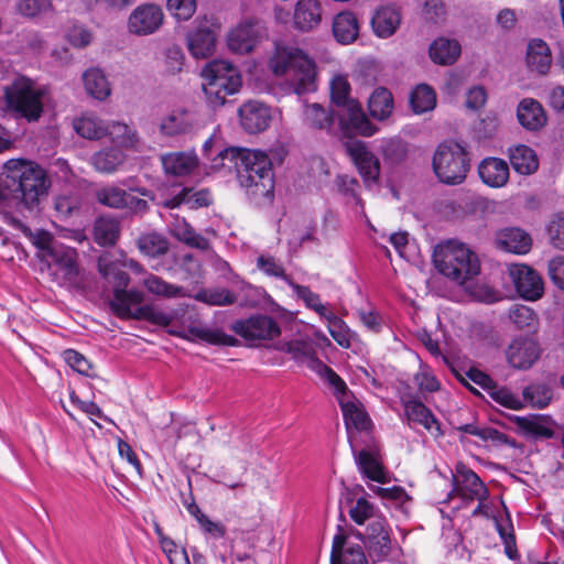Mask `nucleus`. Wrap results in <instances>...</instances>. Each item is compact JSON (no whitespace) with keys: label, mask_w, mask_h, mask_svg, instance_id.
Returning a JSON list of instances; mask_svg holds the SVG:
<instances>
[{"label":"nucleus","mask_w":564,"mask_h":564,"mask_svg":"<svg viewBox=\"0 0 564 564\" xmlns=\"http://www.w3.org/2000/svg\"><path fill=\"white\" fill-rule=\"evenodd\" d=\"M51 180L39 164L12 159L3 164L0 175V206L33 213L47 197Z\"/></svg>","instance_id":"f257e3e1"},{"label":"nucleus","mask_w":564,"mask_h":564,"mask_svg":"<svg viewBox=\"0 0 564 564\" xmlns=\"http://www.w3.org/2000/svg\"><path fill=\"white\" fill-rule=\"evenodd\" d=\"M217 160L220 162L214 164L215 170L235 167L240 186L252 199L260 203L262 199L272 198L274 191L272 163L264 152L230 147L220 150Z\"/></svg>","instance_id":"f03ea898"},{"label":"nucleus","mask_w":564,"mask_h":564,"mask_svg":"<svg viewBox=\"0 0 564 564\" xmlns=\"http://www.w3.org/2000/svg\"><path fill=\"white\" fill-rule=\"evenodd\" d=\"M269 67L275 76H285L297 95L316 89L315 62L297 47L276 45Z\"/></svg>","instance_id":"7ed1b4c3"},{"label":"nucleus","mask_w":564,"mask_h":564,"mask_svg":"<svg viewBox=\"0 0 564 564\" xmlns=\"http://www.w3.org/2000/svg\"><path fill=\"white\" fill-rule=\"evenodd\" d=\"M433 262L440 273L458 284H464L480 272L477 254L465 243L454 240L434 248Z\"/></svg>","instance_id":"20e7f679"},{"label":"nucleus","mask_w":564,"mask_h":564,"mask_svg":"<svg viewBox=\"0 0 564 564\" xmlns=\"http://www.w3.org/2000/svg\"><path fill=\"white\" fill-rule=\"evenodd\" d=\"M132 259L126 258L123 254H116L112 252H105L99 256L97 261L98 272L104 280L113 286V296L109 301V306L116 315L119 311L121 314L124 312L123 306L127 303L142 304L145 295L142 291L137 289L127 290L130 278L123 271L129 268V262Z\"/></svg>","instance_id":"39448f33"},{"label":"nucleus","mask_w":564,"mask_h":564,"mask_svg":"<svg viewBox=\"0 0 564 564\" xmlns=\"http://www.w3.org/2000/svg\"><path fill=\"white\" fill-rule=\"evenodd\" d=\"M203 90L208 104L214 107L225 105L228 96L237 94L242 86L239 69L225 59H215L208 63L203 72Z\"/></svg>","instance_id":"423d86ee"},{"label":"nucleus","mask_w":564,"mask_h":564,"mask_svg":"<svg viewBox=\"0 0 564 564\" xmlns=\"http://www.w3.org/2000/svg\"><path fill=\"white\" fill-rule=\"evenodd\" d=\"M350 86L347 77L336 75L330 82V96L333 102L339 107L337 113L344 128H351L364 137L377 133L378 128L368 119L360 104L349 97Z\"/></svg>","instance_id":"0eeeda50"},{"label":"nucleus","mask_w":564,"mask_h":564,"mask_svg":"<svg viewBox=\"0 0 564 564\" xmlns=\"http://www.w3.org/2000/svg\"><path fill=\"white\" fill-rule=\"evenodd\" d=\"M432 165L436 177L446 185L463 183L470 169L465 148L454 141H445L436 148Z\"/></svg>","instance_id":"6e6552de"},{"label":"nucleus","mask_w":564,"mask_h":564,"mask_svg":"<svg viewBox=\"0 0 564 564\" xmlns=\"http://www.w3.org/2000/svg\"><path fill=\"white\" fill-rule=\"evenodd\" d=\"M335 399L343 412L344 423L351 449L356 448L358 436L365 434L370 440L372 421L367 413L364 403L355 397L351 390H334Z\"/></svg>","instance_id":"1a4fd4ad"},{"label":"nucleus","mask_w":564,"mask_h":564,"mask_svg":"<svg viewBox=\"0 0 564 564\" xmlns=\"http://www.w3.org/2000/svg\"><path fill=\"white\" fill-rule=\"evenodd\" d=\"M44 90L31 82L15 83L6 97L10 109L28 121H37L43 112Z\"/></svg>","instance_id":"9d476101"},{"label":"nucleus","mask_w":564,"mask_h":564,"mask_svg":"<svg viewBox=\"0 0 564 564\" xmlns=\"http://www.w3.org/2000/svg\"><path fill=\"white\" fill-rule=\"evenodd\" d=\"M218 25L206 17L197 18L187 33V50L194 58L203 59L216 51Z\"/></svg>","instance_id":"9b49d317"},{"label":"nucleus","mask_w":564,"mask_h":564,"mask_svg":"<svg viewBox=\"0 0 564 564\" xmlns=\"http://www.w3.org/2000/svg\"><path fill=\"white\" fill-rule=\"evenodd\" d=\"M76 260L75 249L61 245L57 249H52L44 262L54 281L61 285H73L77 283L79 273Z\"/></svg>","instance_id":"f8f14e48"},{"label":"nucleus","mask_w":564,"mask_h":564,"mask_svg":"<svg viewBox=\"0 0 564 564\" xmlns=\"http://www.w3.org/2000/svg\"><path fill=\"white\" fill-rule=\"evenodd\" d=\"M231 329L253 345L264 340H273L281 334L279 324L268 315H253L246 319L236 321Z\"/></svg>","instance_id":"ddd939ff"},{"label":"nucleus","mask_w":564,"mask_h":564,"mask_svg":"<svg viewBox=\"0 0 564 564\" xmlns=\"http://www.w3.org/2000/svg\"><path fill=\"white\" fill-rule=\"evenodd\" d=\"M345 150L364 183L367 186L377 184L380 176V162L367 144L359 140H348L345 142Z\"/></svg>","instance_id":"4468645a"},{"label":"nucleus","mask_w":564,"mask_h":564,"mask_svg":"<svg viewBox=\"0 0 564 564\" xmlns=\"http://www.w3.org/2000/svg\"><path fill=\"white\" fill-rule=\"evenodd\" d=\"M453 484L454 487L449 497L456 495L465 501L478 500L479 502H485L489 497V490L484 481L474 470L464 464L456 466V475L453 476Z\"/></svg>","instance_id":"2eb2a0df"},{"label":"nucleus","mask_w":564,"mask_h":564,"mask_svg":"<svg viewBox=\"0 0 564 564\" xmlns=\"http://www.w3.org/2000/svg\"><path fill=\"white\" fill-rule=\"evenodd\" d=\"M164 12L159 4L143 3L132 10L128 18L129 33L147 36L155 33L162 26Z\"/></svg>","instance_id":"dca6fc26"},{"label":"nucleus","mask_w":564,"mask_h":564,"mask_svg":"<svg viewBox=\"0 0 564 564\" xmlns=\"http://www.w3.org/2000/svg\"><path fill=\"white\" fill-rule=\"evenodd\" d=\"M265 35V28L261 22L246 21L229 32L227 37L228 47L236 53H249Z\"/></svg>","instance_id":"f3484780"},{"label":"nucleus","mask_w":564,"mask_h":564,"mask_svg":"<svg viewBox=\"0 0 564 564\" xmlns=\"http://www.w3.org/2000/svg\"><path fill=\"white\" fill-rule=\"evenodd\" d=\"M129 269L135 273L142 275L140 284L152 295L161 299H178L187 296L186 290L177 284L170 283L163 278L148 272L142 264L135 260H131Z\"/></svg>","instance_id":"a211bd4d"},{"label":"nucleus","mask_w":564,"mask_h":564,"mask_svg":"<svg viewBox=\"0 0 564 564\" xmlns=\"http://www.w3.org/2000/svg\"><path fill=\"white\" fill-rule=\"evenodd\" d=\"M509 274L519 294L527 300H538L543 293L540 275L525 264H511Z\"/></svg>","instance_id":"6ab92c4d"},{"label":"nucleus","mask_w":564,"mask_h":564,"mask_svg":"<svg viewBox=\"0 0 564 564\" xmlns=\"http://www.w3.org/2000/svg\"><path fill=\"white\" fill-rule=\"evenodd\" d=\"M241 127L248 133H259L269 128L272 113L271 109L259 101H247L238 109Z\"/></svg>","instance_id":"aec40b11"},{"label":"nucleus","mask_w":564,"mask_h":564,"mask_svg":"<svg viewBox=\"0 0 564 564\" xmlns=\"http://www.w3.org/2000/svg\"><path fill=\"white\" fill-rule=\"evenodd\" d=\"M404 413L409 424H419L423 426L434 437L443 436L441 423L433 415L431 410L423 402L413 399L401 398Z\"/></svg>","instance_id":"412c9836"},{"label":"nucleus","mask_w":564,"mask_h":564,"mask_svg":"<svg viewBox=\"0 0 564 564\" xmlns=\"http://www.w3.org/2000/svg\"><path fill=\"white\" fill-rule=\"evenodd\" d=\"M330 564H368V560L362 546L349 542L339 529L333 540Z\"/></svg>","instance_id":"4be33fe9"},{"label":"nucleus","mask_w":564,"mask_h":564,"mask_svg":"<svg viewBox=\"0 0 564 564\" xmlns=\"http://www.w3.org/2000/svg\"><path fill=\"white\" fill-rule=\"evenodd\" d=\"M540 349L538 344L530 338H517L507 349V359L513 368H530L539 358Z\"/></svg>","instance_id":"5701e85b"},{"label":"nucleus","mask_w":564,"mask_h":564,"mask_svg":"<svg viewBox=\"0 0 564 564\" xmlns=\"http://www.w3.org/2000/svg\"><path fill=\"white\" fill-rule=\"evenodd\" d=\"M495 245L507 252L525 254L532 247V238L521 228H503L496 234Z\"/></svg>","instance_id":"b1692460"},{"label":"nucleus","mask_w":564,"mask_h":564,"mask_svg":"<svg viewBox=\"0 0 564 564\" xmlns=\"http://www.w3.org/2000/svg\"><path fill=\"white\" fill-rule=\"evenodd\" d=\"M525 65L530 72L538 75L549 73L552 65V52L546 42L541 39H532L528 42Z\"/></svg>","instance_id":"393cba45"},{"label":"nucleus","mask_w":564,"mask_h":564,"mask_svg":"<svg viewBox=\"0 0 564 564\" xmlns=\"http://www.w3.org/2000/svg\"><path fill=\"white\" fill-rule=\"evenodd\" d=\"M161 163L165 174L186 176L198 166V158L194 151L170 152L161 155Z\"/></svg>","instance_id":"a878e982"},{"label":"nucleus","mask_w":564,"mask_h":564,"mask_svg":"<svg viewBox=\"0 0 564 564\" xmlns=\"http://www.w3.org/2000/svg\"><path fill=\"white\" fill-rule=\"evenodd\" d=\"M195 123V116L192 112L176 109L161 118L159 130L163 135L176 137L191 132Z\"/></svg>","instance_id":"bb28decb"},{"label":"nucleus","mask_w":564,"mask_h":564,"mask_svg":"<svg viewBox=\"0 0 564 564\" xmlns=\"http://www.w3.org/2000/svg\"><path fill=\"white\" fill-rule=\"evenodd\" d=\"M519 123L529 131H538L546 123V115L542 105L532 98L522 99L517 107Z\"/></svg>","instance_id":"cd10ccee"},{"label":"nucleus","mask_w":564,"mask_h":564,"mask_svg":"<svg viewBox=\"0 0 564 564\" xmlns=\"http://www.w3.org/2000/svg\"><path fill=\"white\" fill-rule=\"evenodd\" d=\"M400 22L401 14L392 6H382L378 8L371 18L373 33L381 39H387L393 35L398 30Z\"/></svg>","instance_id":"c85d7f7f"},{"label":"nucleus","mask_w":564,"mask_h":564,"mask_svg":"<svg viewBox=\"0 0 564 564\" xmlns=\"http://www.w3.org/2000/svg\"><path fill=\"white\" fill-rule=\"evenodd\" d=\"M481 181L490 187H502L509 180V166L506 161L487 158L478 166Z\"/></svg>","instance_id":"c756f323"},{"label":"nucleus","mask_w":564,"mask_h":564,"mask_svg":"<svg viewBox=\"0 0 564 564\" xmlns=\"http://www.w3.org/2000/svg\"><path fill=\"white\" fill-rule=\"evenodd\" d=\"M294 24L302 31L316 28L322 21V7L317 0H299L295 4Z\"/></svg>","instance_id":"7c9ffc66"},{"label":"nucleus","mask_w":564,"mask_h":564,"mask_svg":"<svg viewBox=\"0 0 564 564\" xmlns=\"http://www.w3.org/2000/svg\"><path fill=\"white\" fill-rule=\"evenodd\" d=\"M459 435V442L464 443L466 437L463 434H469L479 437L484 442H490L492 445H509L516 446V441L511 440L507 434L498 431L497 429L486 426L479 427L474 423H466L455 427Z\"/></svg>","instance_id":"2f4dec72"},{"label":"nucleus","mask_w":564,"mask_h":564,"mask_svg":"<svg viewBox=\"0 0 564 564\" xmlns=\"http://www.w3.org/2000/svg\"><path fill=\"white\" fill-rule=\"evenodd\" d=\"M452 371L466 388H473L470 381L481 388H497L499 382L477 365L452 366Z\"/></svg>","instance_id":"473e14b6"},{"label":"nucleus","mask_w":564,"mask_h":564,"mask_svg":"<svg viewBox=\"0 0 564 564\" xmlns=\"http://www.w3.org/2000/svg\"><path fill=\"white\" fill-rule=\"evenodd\" d=\"M358 447L356 443V448L351 451L360 473L371 480L383 482L386 475L377 454L366 447L360 449Z\"/></svg>","instance_id":"72a5a7b5"},{"label":"nucleus","mask_w":564,"mask_h":564,"mask_svg":"<svg viewBox=\"0 0 564 564\" xmlns=\"http://www.w3.org/2000/svg\"><path fill=\"white\" fill-rule=\"evenodd\" d=\"M368 109L373 119L388 120L394 110L392 93L386 87H377L368 99Z\"/></svg>","instance_id":"f704fd0d"},{"label":"nucleus","mask_w":564,"mask_h":564,"mask_svg":"<svg viewBox=\"0 0 564 564\" xmlns=\"http://www.w3.org/2000/svg\"><path fill=\"white\" fill-rule=\"evenodd\" d=\"M132 305H135L134 303H127L123 306L124 312L121 314L119 311L116 316L121 319H145L152 324L159 325V326H167L172 322V317L156 308H154L151 305H143L140 307H137L135 310H132Z\"/></svg>","instance_id":"c9c22d12"},{"label":"nucleus","mask_w":564,"mask_h":564,"mask_svg":"<svg viewBox=\"0 0 564 564\" xmlns=\"http://www.w3.org/2000/svg\"><path fill=\"white\" fill-rule=\"evenodd\" d=\"M509 159L512 167L523 175L532 174L539 167L535 152L524 144L511 147L509 149Z\"/></svg>","instance_id":"e433bc0d"},{"label":"nucleus","mask_w":564,"mask_h":564,"mask_svg":"<svg viewBox=\"0 0 564 564\" xmlns=\"http://www.w3.org/2000/svg\"><path fill=\"white\" fill-rule=\"evenodd\" d=\"M333 33L341 44H350L356 41L359 34V23L356 15L348 11L337 14L333 22Z\"/></svg>","instance_id":"4c0bfd02"},{"label":"nucleus","mask_w":564,"mask_h":564,"mask_svg":"<svg viewBox=\"0 0 564 564\" xmlns=\"http://www.w3.org/2000/svg\"><path fill=\"white\" fill-rule=\"evenodd\" d=\"M460 44L456 40L438 37L430 45L432 61L440 65H452L460 55Z\"/></svg>","instance_id":"58836bf2"},{"label":"nucleus","mask_w":564,"mask_h":564,"mask_svg":"<svg viewBox=\"0 0 564 564\" xmlns=\"http://www.w3.org/2000/svg\"><path fill=\"white\" fill-rule=\"evenodd\" d=\"M108 122L95 115L86 113L74 119L73 128L83 138L88 140H99L107 135Z\"/></svg>","instance_id":"ea45409f"},{"label":"nucleus","mask_w":564,"mask_h":564,"mask_svg":"<svg viewBox=\"0 0 564 564\" xmlns=\"http://www.w3.org/2000/svg\"><path fill=\"white\" fill-rule=\"evenodd\" d=\"M126 155L117 148H107L94 153L90 163L97 172L111 174L124 162Z\"/></svg>","instance_id":"a19ab883"},{"label":"nucleus","mask_w":564,"mask_h":564,"mask_svg":"<svg viewBox=\"0 0 564 564\" xmlns=\"http://www.w3.org/2000/svg\"><path fill=\"white\" fill-rule=\"evenodd\" d=\"M83 83L86 93L98 100H105L111 93L110 84L100 68L87 69L83 74Z\"/></svg>","instance_id":"79ce46f5"},{"label":"nucleus","mask_w":564,"mask_h":564,"mask_svg":"<svg viewBox=\"0 0 564 564\" xmlns=\"http://www.w3.org/2000/svg\"><path fill=\"white\" fill-rule=\"evenodd\" d=\"M171 234L177 240L186 243L192 248L199 250H208L209 241L197 234L195 229L184 219H176L171 227Z\"/></svg>","instance_id":"37998d69"},{"label":"nucleus","mask_w":564,"mask_h":564,"mask_svg":"<svg viewBox=\"0 0 564 564\" xmlns=\"http://www.w3.org/2000/svg\"><path fill=\"white\" fill-rule=\"evenodd\" d=\"M141 253L150 258H158L169 251L170 243L167 239L159 232H147L137 240Z\"/></svg>","instance_id":"c03bdc74"},{"label":"nucleus","mask_w":564,"mask_h":564,"mask_svg":"<svg viewBox=\"0 0 564 564\" xmlns=\"http://www.w3.org/2000/svg\"><path fill=\"white\" fill-rule=\"evenodd\" d=\"M107 135L110 137L113 143L127 149H135L139 144V135L135 129L122 122H108Z\"/></svg>","instance_id":"a18cd8bd"},{"label":"nucleus","mask_w":564,"mask_h":564,"mask_svg":"<svg viewBox=\"0 0 564 564\" xmlns=\"http://www.w3.org/2000/svg\"><path fill=\"white\" fill-rule=\"evenodd\" d=\"M410 105L414 113L421 115L431 111L436 106V94L434 89L426 85H417L410 95Z\"/></svg>","instance_id":"49530a36"},{"label":"nucleus","mask_w":564,"mask_h":564,"mask_svg":"<svg viewBox=\"0 0 564 564\" xmlns=\"http://www.w3.org/2000/svg\"><path fill=\"white\" fill-rule=\"evenodd\" d=\"M517 425L535 438H552L554 436L552 423L544 416L518 417Z\"/></svg>","instance_id":"de8ad7c7"},{"label":"nucleus","mask_w":564,"mask_h":564,"mask_svg":"<svg viewBox=\"0 0 564 564\" xmlns=\"http://www.w3.org/2000/svg\"><path fill=\"white\" fill-rule=\"evenodd\" d=\"M119 223L109 217H99L94 226V239L99 246L115 245L119 237Z\"/></svg>","instance_id":"09e8293b"},{"label":"nucleus","mask_w":564,"mask_h":564,"mask_svg":"<svg viewBox=\"0 0 564 564\" xmlns=\"http://www.w3.org/2000/svg\"><path fill=\"white\" fill-rule=\"evenodd\" d=\"M332 112L319 104L305 105L303 120L313 129L328 130L333 124Z\"/></svg>","instance_id":"8fccbe9b"},{"label":"nucleus","mask_w":564,"mask_h":564,"mask_svg":"<svg viewBox=\"0 0 564 564\" xmlns=\"http://www.w3.org/2000/svg\"><path fill=\"white\" fill-rule=\"evenodd\" d=\"M194 299L213 306H226L236 303L237 295L226 288H210L199 290Z\"/></svg>","instance_id":"3c124183"},{"label":"nucleus","mask_w":564,"mask_h":564,"mask_svg":"<svg viewBox=\"0 0 564 564\" xmlns=\"http://www.w3.org/2000/svg\"><path fill=\"white\" fill-rule=\"evenodd\" d=\"M509 318L519 329L534 332L538 327L536 314L525 305H513L509 311Z\"/></svg>","instance_id":"603ef678"},{"label":"nucleus","mask_w":564,"mask_h":564,"mask_svg":"<svg viewBox=\"0 0 564 564\" xmlns=\"http://www.w3.org/2000/svg\"><path fill=\"white\" fill-rule=\"evenodd\" d=\"M490 398L500 405L519 410L525 406V395L523 390H487Z\"/></svg>","instance_id":"864d4df0"},{"label":"nucleus","mask_w":564,"mask_h":564,"mask_svg":"<svg viewBox=\"0 0 564 564\" xmlns=\"http://www.w3.org/2000/svg\"><path fill=\"white\" fill-rule=\"evenodd\" d=\"M127 193L128 192L117 186H106L96 192V198L100 204L107 207L124 208Z\"/></svg>","instance_id":"5fc2aeb1"},{"label":"nucleus","mask_w":564,"mask_h":564,"mask_svg":"<svg viewBox=\"0 0 564 564\" xmlns=\"http://www.w3.org/2000/svg\"><path fill=\"white\" fill-rule=\"evenodd\" d=\"M546 232L550 243L558 250H564V213H556L550 218Z\"/></svg>","instance_id":"6e6d98bb"},{"label":"nucleus","mask_w":564,"mask_h":564,"mask_svg":"<svg viewBox=\"0 0 564 564\" xmlns=\"http://www.w3.org/2000/svg\"><path fill=\"white\" fill-rule=\"evenodd\" d=\"M83 205V197L78 193L59 195L55 198V210L63 217L78 213Z\"/></svg>","instance_id":"4d7b16f0"},{"label":"nucleus","mask_w":564,"mask_h":564,"mask_svg":"<svg viewBox=\"0 0 564 564\" xmlns=\"http://www.w3.org/2000/svg\"><path fill=\"white\" fill-rule=\"evenodd\" d=\"M325 318L328 322V330L335 341L341 347L348 348L350 346V334L345 322L333 313H329Z\"/></svg>","instance_id":"13d9d810"},{"label":"nucleus","mask_w":564,"mask_h":564,"mask_svg":"<svg viewBox=\"0 0 564 564\" xmlns=\"http://www.w3.org/2000/svg\"><path fill=\"white\" fill-rule=\"evenodd\" d=\"M365 545L368 550L369 556L373 561L387 560L391 553L390 534L365 541Z\"/></svg>","instance_id":"bf43d9fd"},{"label":"nucleus","mask_w":564,"mask_h":564,"mask_svg":"<svg viewBox=\"0 0 564 564\" xmlns=\"http://www.w3.org/2000/svg\"><path fill=\"white\" fill-rule=\"evenodd\" d=\"M293 289L297 296L304 301L306 306L314 310L319 316L325 318L330 313L321 302L319 295L312 292L307 286L294 284Z\"/></svg>","instance_id":"052dcab7"},{"label":"nucleus","mask_w":564,"mask_h":564,"mask_svg":"<svg viewBox=\"0 0 564 564\" xmlns=\"http://www.w3.org/2000/svg\"><path fill=\"white\" fill-rule=\"evenodd\" d=\"M62 356L64 361L78 373L87 377H91L94 375L91 364L86 359L85 356H83L78 351L67 349L63 351Z\"/></svg>","instance_id":"680f3d73"},{"label":"nucleus","mask_w":564,"mask_h":564,"mask_svg":"<svg viewBox=\"0 0 564 564\" xmlns=\"http://www.w3.org/2000/svg\"><path fill=\"white\" fill-rule=\"evenodd\" d=\"M166 7L175 19L186 21L196 11V0H167Z\"/></svg>","instance_id":"e2e57ef3"},{"label":"nucleus","mask_w":564,"mask_h":564,"mask_svg":"<svg viewBox=\"0 0 564 564\" xmlns=\"http://www.w3.org/2000/svg\"><path fill=\"white\" fill-rule=\"evenodd\" d=\"M281 349L297 360L311 358L314 352L313 345L305 339H295L284 343L281 346Z\"/></svg>","instance_id":"0e129e2a"},{"label":"nucleus","mask_w":564,"mask_h":564,"mask_svg":"<svg viewBox=\"0 0 564 564\" xmlns=\"http://www.w3.org/2000/svg\"><path fill=\"white\" fill-rule=\"evenodd\" d=\"M349 516L351 520L361 525L367 520L375 518V508L366 498H358L355 506L350 508Z\"/></svg>","instance_id":"69168bd1"},{"label":"nucleus","mask_w":564,"mask_h":564,"mask_svg":"<svg viewBox=\"0 0 564 564\" xmlns=\"http://www.w3.org/2000/svg\"><path fill=\"white\" fill-rule=\"evenodd\" d=\"M178 265L185 273V279L199 281L204 275L200 261L191 253L182 256Z\"/></svg>","instance_id":"338daca9"},{"label":"nucleus","mask_w":564,"mask_h":564,"mask_svg":"<svg viewBox=\"0 0 564 564\" xmlns=\"http://www.w3.org/2000/svg\"><path fill=\"white\" fill-rule=\"evenodd\" d=\"M192 334L196 337L210 343V344H220V345H234L236 339L231 336L224 334L220 330H213L209 328L195 327L192 330Z\"/></svg>","instance_id":"774afa93"}]
</instances>
